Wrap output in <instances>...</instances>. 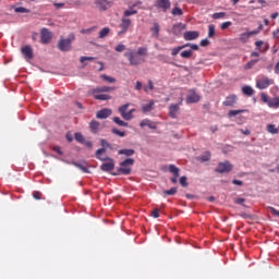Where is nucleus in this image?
Listing matches in <instances>:
<instances>
[{"label":"nucleus","mask_w":279,"mask_h":279,"mask_svg":"<svg viewBox=\"0 0 279 279\" xmlns=\"http://www.w3.org/2000/svg\"><path fill=\"white\" fill-rule=\"evenodd\" d=\"M118 154H119L120 156H128V157H130V156H134L135 150H134V149L124 148V149H120V150L118 151Z\"/></svg>","instance_id":"cd10ccee"},{"label":"nucleus","mask_w":279,"mask_h":279,"mask_svg":"<svg viewBox=\"0 0 279 279\" xmlns=\"http://www.w3.org/2000/svg\"><path fill=\"white\" fill-rule=\"evenodd\" d=\"M51 38H53V34L49 29L43 28L40 32V40L43 45H49Z\"/></svg>","instance_id":"6e6552de"},{"label":"nucleus","mask_w":279,"mask_h":279,"mask_svg":"<svg viewBox=\"0 0 279 279\" xmlns=\"http://www.w3.org/2000/svg\"><path fill=\"white\" fill-rule=\"evenodd\" d=\"M151 37L159 38L160 37V24L154 23L153 27L150 28Z\"/></svg>","instance_id":"412c9836"},{"label":"nucleus","mask_w":279,"mask_h":279,"mask_svg":"<svg viewBox=\"0 0 279 279\" xmlns=\"http://www.w3.org/2000/svg\"><path fill=\"white\" fill-rule=\"evenodd\" d=\"M33 197L34 199H41L43 193L35 191L33 192Z\"/></svg>","instance_id":"13d9d810"},{"label":"nucleus","mask_w":279,"mask_h":279,"mask_svg":"<svg viewBox=\"0 0 279 279\" xmlns=\"http://www.w3.org/2000/svg\"><path fill=\"white\" fill-rule=\"evenodd\" d=\"M202 97L195 93V90L191 89L187 97H186V104H197Z\"/></svg>","instance_id":"9b49d317"},{"label":"nucleus","mask_w":279,"mask_h":279,"mask_svg":"<svg viewBox=\"0 0 279 279\" xmlns=\"http://www.w3.org/2000/svg\"><path fill=\"white\" fill-rule=\"evenodd\" d=\"M242 93L247 95V97H252V95H254V89L246 85L242 88Z\"/></svg>","instance_id":"473e14b6"},{"label":"nucleus","mask_w":279,"mask_h":279,"mask_svg":"<svg viewBox=\"0 0 279 279\" xmlns=\"http://www.w3.org/2000/svg\"><path fill=\"white\" fill-rule=\"evenodd\" d=\"M93 60H95L94 57H81L80 62H82V64H84L86 61L90 62Z\"/></svg>","instance_id":"6e6d98bb"},{"label":"nucleus","mask_w":279,"mask_h":279,"mask_svg":"<svg viewBox=\"0 0 279 279\" xmlns=\"http://www.w3.org/2000/svg\"><path fill=\"white\" fill-rule=\"evenodd\" d=\"M180 112V105L177 104V105H171L169 107V117L171 119H178V113Z\"/></svg>","instance_id":"dca6fc26"},{"label":"nucleus","mask_w":279,"mask_h":279,"mask_svg":"<svg viewBox=\"0 0 279 279\" xmlns=\"http://www.w3.org/2000/svg\"><path fill=\"white\" fill-rule=\"evenodd\" d=\"M108 34H110V28L105 27L99 32V38H106V36H108Z\"/></svg>","instance_id":"4c0bfd02"},{"label":"nucleus","mask_w":279,"mask_h":279,"mask_svg":"<svg viewBox=\"0 0 279 279\" xmlns=\"http://www.w3.org/2000/svg\"><path fill=\"white\" fill-rule=\"evenodd\" d=\"M21 51L26 60H32L34 58V50L32 49V46H24Z\"/></svg>","instance_id":"ddd939ff"},{"label":"nucleus","mask_w":279,"mask_h":279,"mask_svg":"<svg viewBox=\"0 0 279 279\" xmlns=\"http://www.w3.org/2000/svg\"><path fill=\"white\" fill-rule=\"evenodd\" d=\"M210 45V41L208 39H203L201 41V47H208Z\"/></svg>","instance_id":"e2e57ef3"},{"label":"nucleus","mask_w":279,"mask_h":279,"mask_svg":"<svg viewBox=\"0 0 279 279\" xmlns=\"http://www.w3.org/2000/svg\"><path fill=\"white\" fill-rule=\"evenodd\" d=\"M155 104L156 102L154 100H149L148 104L142 106V111L144 113L151 112V110H154Z\"/></svg>","instance_id":"a878e982"},{"label":"nucleus","mask_w":279,"mask_h":279,"mask_svg":"<svg viewBox=\"0 0 279 279\" xmlns=\"http://www.w3.org/2000/svg\"><path fill=\"white\" fill-rule=\"evenodd\" d=\"M14 11H15L17 14L29 13V9H26V8H23V7H16V8L14 9Z\"/></svg>","instance_id":"ea45409f"},{"label":"nucleus","mask_w":279,"mask_h":279,"mask_svg":"<svg viewBox=\"0 0 279 279\" xmlns=\"http://www.w3.org/2000/svg\"><path fill=\"white\" fill-rule=\"evenodd\" d=\"M222 104H223V106H227V107L234 106V104H236V95L228 96Z\"/></svg>","instance_id":"b1692460"},{"label":"nucleus","mask_w":279,"mask_h":279,"mask_svg":"<svg viewBox=\"0 0 279 279\" xmlns=\"http://www.w3.org/2000/svg\"><path fill=\"white\" fill-rule=\"evenodd\" d=\"M269 211L271 213V215H275L276 217H279V210H277L274 207H268Z\"/></svg>","instance_id":"680f3d73"},{"label":"nucleus","mask_w":279,"mask_h":279,"mask_svg":"<svg viewBox=\"0 0 279 279\" xmlns=\"http://www.w3.org/2000/svg\"><path fill=\"white\" fill-rule=\"evenodd\" d=\"M74 138L77 143H84V135H82V133H75Z\"/></svg>","instance_id":"49530a36"},{"label":"nucleus","mask_w":279,"mask_h":279,"mask_svg":"<svg viewBox=\"0 0 279 279\" xmlns=\"http://www.w3.org/2000/svg\"><path fill=\"white\" fill-rule=\"evenodd\" d=\"M263 45H265V41L263 40H258L255 43V46L257 47L258 51H267V49L262 50L260 47H263Z\"/></svg>","instance_id":"603ef678"},{"label":"nucleus","mask_w":279,"mask_h":279,"mask_svg":"<svg viewBox=\"0 0 279 279\" xmlns=\"http://www.w3.org/2000/svg\"><path fill=\"white\" fill-rule=\"evenodd\" d=\"M100 77L101 80H104L105 82H108L109 84H114V82H117L116 77L108 76L106 74H102Z\"/></svg>","instance_id":"e433bc0d"},{"label":"nucleus","mask_w":279,"mask_h":279,"mask_svg":"<svg viewBox=\"0 0 279 279\" xmlns=\"http://www.w3.org/2000/svg\"><path fill=\"white\" fill-rule=\"evenodd\" d=\"M269 108H279V97H275L268 101Z\"/></svg>","instance_id":"2f4dec72"},{"label":"nucleus","mask_w":279,"mask_h":279,"mask_svg":"<svg viewBox=\"0 0 279 279\" xmlns=\"http://www.w3.org/2000/svg\"><path fill=\"white\" fill-rule=\"evenodd\" d=\"M178 193V187H171L170 190L163 191L165 195H175Z\"/></svg>","instance_id":"79ce46f5"},{"label":"nucleus","mask_w":279,"mask_h":279,"mask_svg":"<svg viewBox=\"0 0 279 279\" xmlns=\"http://www.w3.org/2000/svg\"><path fill=\"white\" fill-rule=\"evenodd\" d=\"M154 82L151 80H148V87H144L145 93H149V90H154Z\"/></svg>","instance_id":"37998d69"},{"label":"nucleus","mask_w":279,"mask_h":279,"mask_svg":"<svg viewBox=\"0 0 279 279\" xmlns=\"http://www.w3.org/2000/svg\"><path fill=\"white\" fill-rule=\"evenodd\" d=\"M180 184L181 186H183V189H186V186H189V182H186V177L180 178Z\"/></svg>","instance_id":"09e8293b"},{"label":"nucleus","mask_w":279,"mask_h":279,"mask_svg":"<svg viewBox=\"0 0 279 279\" xmlns=\"http://www.w3.org/2000/svg\"><path fill=\"white\" fill-rule=\"evenodd\" d=\"M112 90H114V87L102 86L90 89V93H112Z\"/></svg>","instance_id":"4be33fe9"},{"label":"nucleus","mask_w":279,"mask_h":279,"mask_svg":"<svg viewBox=\"0 0 279 279\" xmlns=\"http://www.w3.org/2000/svg\"><path fill=\"white\" fill-rule=\"evenodd\" d=\"M138 10H141V1L135 2L130 5L129 9L124 10L123 16L120 22L121 31L118 32V36H123V34H128V29L132 27V20L130 16H134V14H138Z\"/></svg>","instance_id":"f257e3e1"},{"label":"nucleus","mask_w":279,"mask_h":279,"mask_svg":"<svg viewBox=\"0 0 279 279\" xmlns=\"http://www.w3.org/2000/svg\"><path fill=\"white\" fill-rule=\"evenodd\" d=\"M111 132H112V134H116V136H120V138L125 137V131H120L118 129H112Z\"/></svg>","instance_id":"58836bf2"},{"label":"nucleus","mask_w":279,"mask_h":279,"mask_svg":"<svg viewBox=\"0 0 279 279\" xmlns=\"http://www.w3.org/2000/svg\"><path fill=\"white\" fill-rule=\"evenodd\" d=\"M259 60L258 59H253L251 61H248L245 65H244V70L245 71H250V69H254V66H256V64H258Z\"/></svg>","instance_id":"c85d7f7f"},{"label":"nucleus","mask_w":279,"mask_h":279,"mask_svg":"<svg viewBox=\"0 0 279 279\" xmlns=\"http://www.w3.org/2000/svg\"><path fill=\"white\" fill-rule=\"evenodd\" d=\"M213 36H215V25L210 24L208 26V37L213 38Z\"/></svg>","instance_id":"a18cd8bd"},{"label":"nucleus","mask_w":279,"mask_h":279,"mask_svg":"<svg viewBox=\"0 0 279 279\" xmlns=\"http://www.w3.org/2000/svg\"><path fill=\"white\" fill-rule=\"evenodd\" d=\"M193 56V50H184L181 52V58H191Z\"/></svg>","instance_id":"c03bdc74"},{"label":"nucleus","mask_w":279,"mask_h":279,"mask_svg":"<svg viewBox=\"0 0 279 279\" xmlns=\"http://www.w3.org/2000/svg\"><path fill=\"white\" fill-rule=\"evenodd\" d=\"M57 10H61V8H64V2H59L53 4Z\"/></svg>","instance_id":"69168bd1"},{"label":"nucleus","mask_w":279,"mask_h":279,"mask_svg":"<svg viewBox=\"0 0 279 279\" xmlns=\"http://www.w3.org/2000/svg\"><path fill=\"white\" fill-rule=\"evenodd\" d=\"M147 56H148L147 47H140L136 52L132 49H129L124 53V57L128 58L131 66H138V64H143Z\"/></svg>","instance_id":"f03ea898"},{"label":"nucleus","mask_w":279,"mask_h":279,"mask_svg":"<svg viewBox=\"0 0 279 279\" xmlns=\"http://www.w3.org/2000/svg\"><path fill=\"white\" fill-rule=\"evenodd\" d=\"M198 160H201V162H208V160H210V151H205L198 157Z\"/></svg>","instance_id":"72a5a7b5"},{"label":"nucleus","mask_w":279,"mask_h":279,"mask_svg":"<svg viewBox=\"0 0 279 279\" xmlns=\"http://www.w3.org/2000/svg\"><path fill=\"white\" fill-rule=\"evenodd\" d=\"M73 40H75V35H72L71 37L66 38V39H61L58 43V49L60 51H71L72 49V43Z\"/></svg>","instance_id":"39448f33"},{"label":"nucleus","mask_w":279,"mask_h":279,"mask_svg":"<svg viewBox=\"0 0 279 279\" xmlns=\"http://www.w3.org/2000/svg\"><path fill=\"white\" fill-rule=\"evenodd\" d=\"M156 8H158V10H162V12H167V10H169L171 8V2L159 1V2H157Z\"/></svg>","instance_id":"5701e85b"},{"label":"nucleus","mask_w":279,"mask_h":279,"mask_svg":"<svg viewBox=\"0 0 279 279\" xmlns=\"http://www.w3.org/2000/svg\"><path fill=\"white\" fill-rule=\"evenodd\" d=\"M116 51H118V53H122V51H125V45L119 44V45L116 47Z\"/></svg>","instance_id":"5fc2aeb1"},{"label":"nucleus","mask_w":279,"mask_h":279,"mask_svg":"<svg viewBox=\"0 0 279 279\" xmlns=\"http://www.w3.org/2000/svg\"><path fill=\"white\" fill-rule=\"evenodd\" d=\"M111 114H112V110L108 109V108H105V109L99 110L96 113V118L97 119H108V117H110Z\"/></svg>","instance_id":"a211bd4d"},{"label":"nucleus","mask_w":279,"mask_h":279,"mask_svg":"<svg viewBox=\"0 0 279 279\" xmlns=\"http://www.w3.org/2000/svg\"><path fill=\"white\" fill-rule=\"evenodd\" d=\"M243 110H230L228 116L229 117H236V114H241Z\"/></svg>","instance_id":"8fccbe9b"},{"label":"nucleus","mask_w":279,"mask_h":279,"mask_svg":"<svg viewBox=\"0 0 279 279\" xmlns=\"http://www.w3.org/2000/svg\"><path fill=\"white\" fill-rule=\"evenodd\" d=\"M184 40H197L199 38V32L197 31H187L183 34Z\"/></svg>","instance_id":"f8f14e48"},{"label":"nucleus","mask_w":279,"mask_h":279,"mask_svg":"<svg viewBox=\"0 0 279 279\" xmlns=\"http://www.w3.org/2000/svg\"><path fill=\"white\" fill-rule=\"evenodd\" d=\"M260 99H262V101H264V104H268L269 105V96H267V94L262 93L260 94Z\"/></svg>","instance_id":"3c124183"},{"label":"nucleus","mask_w":279,"mask_h":279,"mask_svg":"<svg viewBox=\"0 0 279 279\" xmlns=\"http://www.w3.org/2000/svg\"><path fill=\"white\" fill-rule=\"evenodd\" d=\"M275 73L277 74V75H279V62L276 64V66H275Z\"/></svg>","instance_id":"774afa93"},{"label":"nucleus","mask_w":279,"mask_h":279,"mask_svg":"<svg viewBox=\"0 0 279 279\" xmlns=\"http://www.w3.org/2000/svg\"><path fill=\"white\" fill-rule=\"evenodd\" d=\"M226 13L223 12H219V13H214L213 14V19L217 20V19H225Z\"/></svg>","instance_id":"864d4df0"},{"label":"nucleus","mask_w":279,"mask_h":279,"mask_svg":"<svg viewBox=\"0 0 279 279\" xmlns=\"http://www.w3.org/2000/svg\"><path fill=\"white\" fill-rule=\"evenodd\" d=\"M169 171L174 175L170 179L172 184H178V178H180V168L175 167V165H170Z\"/></svg>","instance_id":"9d476101"},{"label":"nucleus","mask_w":279,"mask_h":279,"mask_svg":"<svg viewBox=\"0 0 279 279\" xmlns=\"http://www.w3.org/2000/svg\"><path fill=\"white\" fill-rule=\"evenodd\" d=\"M274 84V80H270L267 76H263L262 78L256 81V88L259 90H265V88H269Z\"/></svg>","instance_id":"0eeeda50"},{"label":"nucleus","mask_w":279,"mask_h":279,"mask_svg":"<svg viewBox=\"0 0 279 279\" xmlns=\"http://www.w3.org/2000/svg\"><path fill=\"white\" fill-rule=\"evenodd\" d=\"M252 36H258V31H251V32H246V33H241L239 36V40L240 43H247L250 40V38H252Z\"/></svg>","instance_id":"1a4fd4ad"},{"label":"nucleus","mask_w":279,"mask_h":279,"mask_svg":"<svg viewBox=\"0 0 279 279\" xmlns=\"http://www.w3.org/2000/svg\"><path fill=\"white\" fill-rule=\"evenodd\" d=\"M151 217H154V219H158V217H160V211L158 209H154L151 211Z\"/></svg>","instance_id":"052dcab7"},{"label":"nucleus","mask_w":279,"mask_h":279,"mask_svg":"<svg viewBox=\"0 0 279 279\" xmlns=\"http://www.w3.org/2000/svg\"><path fill=\"white\" fill-rule=\"evenodd\" d=\"M99 125L100 123L97 120H94L89 123L90 130L94 131L95 133H97V131L99 130Z\"/></svg>","instance_id":"c9c22d12"},{"label":"nucleus","mask_w":279,"mask_h":279,"mask_svg":"<svg viewBox=\"0 0 279 279\" xmlns=\"http://www.w3.org/2000/svg\"><path fill=\"white\" fill-rule=\"evenodd\" d=\"M72 165L83 171V173H88V167H86V165L80 163L77 161H72Z\"/></svg>","instance_id":"7c9ffc66"},{"label":"nucleus","mask_w":279,"mask_h":279,"mask_svg":"<svg viewBox=\"0 0 279 279\" xmlns=\"http://www.w3.org/2000/svg\"><path fill=\"white\" fill-rule=\"evenodd\" d=\"M141 128H149L150 130H156V125L149 119H144L140 123Z\"/></svg>","instance_id":"393cba45"},{"label":"nucleus","mask_w":279,"mask_h":279,"mask_svg":"<svg viewBox=\"0 0 279 279\" xmlns=\"http://www.w3.org/2000/svg\"><path fill=\"white\" fill-rule=\"evenodd\" d=\"M96 27H90V28H86V29H82L81 34H90L92 32H95Z\"/></svg>","instance_id":"bf43d9fd"},{"label":"nucleus","mask_w":279,"mask_h":279,"mask_svg":"<svg viewBox=\"0 0 279 279\" xmlns=\"http://www.w3.org/2000/svg\"><path fill=\"white\" fill-rule=\"evenodd\" d=\"M128 108H130V104H125L119 107L118 112L121 114L124 121H132V119H134V112H136V109H131L130 111H128Z\"/></svg>","instance_id":"20e7f679"},{"label":"nucleus","mask_w":279,"mask_h":279,"mask_svg":"<svg viewBox=\"0 0 279 279\" xmlns=\"http://www.w3.org/2000/svg\"><path fill=\"white\" fill-rule=\"evenodd\" d=\"M266 130L269 134H279V126L276 128V124H267Z\"/></svg>","instance_id":"c756f323"},{"label":"nucleus","mask_w":279,"mask_h":279,"mask_svg":"<svg viewBox=\"0 0 279 279\" xmlns=\"http://www.w3.org/2000/svg\"><path fill=\"white\" fill-rule=\"evenodd\" d=\"M112 121L113 123H116V125H119L120 128H128V125H130L128 122L121 120V118L119 117H114Z\"/></svg>","instance_id":"bb28decb"},{"label":"nucleus","mask_w":279,"mask_h":279,"mask_svg":"<svg viewBox=\"0 0 279 279\" xmlns=\"http://www.w3.org/2000/svg\"><path fill=\"white\" fill-rule=\"evenodd\" d=\"M234 169V166L230 161L219 162L218 167L215 169L216 173H230Z\"/></svg>","instance_id":"423d86ee"},{"label":"nucleus","mask_w":279,"mask_h":279,"mask_svg":"<svg viewBox=\"0 0 279 279\" xmlns=\"http://www.w3.org/2000/svg\"><path fill=\"white\" fill-rule=\"evenodd\" d=\"M232 26V22H223L220 26L221 29H228V27Z\"/></svg>","instance_id":"4d7b16f0"},{"label":"nucleus","mask_w":279,"mask_h":279,"mask_svg":"<svg viewBox=\"0 0 279 279\" xmlns=\"http://www.w3.org/2000/svg\"><path fill=\"white\" fill-rule=\"evenodd\" d=\"M100 145H101L102 149H112V146L106 140H100Z\"/></svg>","instance_id":"a19ab883"},{"label":"nucleus","mask_w":279,"mask_h":279,"mask_svg":"<svg viewBox=\"0 0 279 279\" xmlns=\"http://www.w3.org/2000/svg\"><path fill=\"white\" fill-rule=\"evenodd\" d=\"M96 158L98 160H101V162H106L108 160H110L111 158L108 157V155L106 154V148H100L98 150H96Z\"/></svg>","instance_id":"4468645a"},{"label":"nucleus","mask_w":279,"mask_h":279,"mask_svg":"<svg viewBox=\"0 0 279 279\" xmlns=\"http://www.w3.org/2000/svg\"><path fill=\"white\" fill-rule=\"evenodd\" d=\"M90 95H93L94 99L98 101H108L112 99V96L108 94L90 93Z\"/></svg>","instance_id":"6ab92c4d"},{"label":"nucleus","mask_w":279,"mask_h":279,"mask_svg":"<svg viewBox=\"0 0 279 279\" xmlns=\"http://www.w3.org/2000/svg\"><path fill=\"white\" fill-rule=\"evenodd\" d=\"M184 29H186V24H182V23L174 24L172 27V34H174V36H180V34H182Z\"/></svg>","instance_id":"f3484780"},{"label":"nucleus","mask_w":279,"mask_h":279,"mask_svg":"<svg viewBox=\"0 0 279 279\" xmlns=\"http://www.w3.org/2000/svg\"><path fill=\"white\" fill-rule=\"evenodd\" d=\"M96 8L100 12H104V10H108L109 8H112V2H110V1H97L96 2Z\"/></svg>","instance_id":"2eb2a0df"},{"label":"nucleus","mask_w":279,"mask_h":279,"mask_svg":"<svg viewBox=\"0 0 279 279\" xmlns=\"http://www.w3.org/2000/svg\"><path fill=\"white\" fill-rule=\"evenodd\" d=\"M101 171H112L114 169V159H108L100 166Z\"/></svg>","instance_id":"aec40b11"},{"label":"nucleus","mask_w":279,"mask_h":279,"mask_svg":"<svg viewBox=\"0 0 279 279\" xmlns=\"http://www.w3.org/2000/svg\"><path fill=\"white\" fill-rule=\"evenodd\" d=\"M172 14H173V16H182V9H180L179 7H175L172 10Z\"/></svg>","instance_id":"de8ad7c7"},{"label":"nucleus","mask_w":279,"mask_h":279,"mask_svg":"<svg viewBox=\"0 0 279 279\" xmlns=\"http://www.w3.org/2000/svg\"><path fill=\"white\" fill-rule=\"evenodd\" d=\"M53 151H56L57 154H59V156H62V149L60 148V146H54V147H53Z\"/></svg>","instance_id":"338daca9"},{"label":"nucleus","mask_w":279,"mask_h":279,"mask_svg":"<svg viewBox=\"0 0 279 279\" xmlns=\"http://www.w3.org/2000/svg\"><path fill=\"white\" fill-rule=\"evenodd\" d=\"M134 165V159L128 158L120 163V168L118 169V173H113V175H130L132 173V166Z\"/></svg>","instance_id":"7ed1b4c3"},{"label":"nucleus","mask_w":279,"mask_h":279,"mask_svg":"<svg viewBox=\"0 0 279 279\" xmlns=\"http://www.w3.org/2000/svg\"><path fill=\"white\" fill-rule=\"evenodd\" d=\"M143 89V83H141L140 81H137L135 83V90H142Z\"/></svg>","instance_id":"0e129e2a"},{"label":"nucleus","mask_w":279,"mask_h":279,"mask_svg":"<svg viewBox=\"0 0 279 279\" xmlns=\"http://www.w3.org/2000/svg\"><path fill=\"white\" fill-rule=\"evenodd\" d=\"M189 46V44H185L183 46H179L172 49L171 56H178V53H180V51H182V49H186V47Z\"/></svg>","instance_id":"f704fd0d"}]
</instances>
